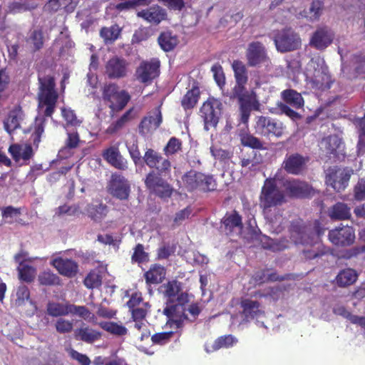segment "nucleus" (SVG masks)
<instances>
[{
	"label": "nucleus",
	"mask_w": 365,
	"mask_h": 365,
	"mask_svg": "<svg viewBox=\"0 0 365 365\" xmlns=\"http://www.w3.org/2000/svg\"><path fill=\"white\" fill-rule=\"evenodd\" d=\"M37 98L38 108L46 116H51L56 108L58 94L55 88L54 78L49 76L38 75Z\"/></svg>",
	"instance_id": "f257e3e1"
},
{
	"label": "nucleus",
	"mask_w": 365,
	"mask_h": 365,
	"mask_svg": "<svg viewBox=\"0 0 365 365\" xmlns=\"http://www.w3.org/2000/svg\"><path fill=\"white\" fill-rule=\"evenodd\" d=\"M284 202V195L276 185L274 179H267L264 181L259 196V206L263 210L265 217L268 219L272 226H275L277 218L273 219L270 216L271 208L281 205Z\"/></svg>",
	"instance_id": "f03ea898"
},
{
	"label": "nucleus",
	"mask_w": 365,
	"mask_h": 365,
	"mask_svg": "<svg viewBox=\"0 0 365 365\" xmlns=\"http://www.w3.org/2000/svg\"><path fill=\"white\" fill-rule=\"evenodd\" d=\"M307 76L318 89H329L333 82L324 58L319 56L310 60L307 66Z\"/></svg>",
	"instance_id": "7ed1b4c3"
},
{
	"label": "nucleus",
	"mask_w": 365,
	"mask_h": 365,
	"mask_svg": "<svg viewBox=\"0 0 365 365\" xmlns=\"http://www.w3.org/2000/svg\"><path fill=\"white\" fill-rule=\"evenodd\" d=\"M188 302L187 294H181L176 298L175 302L167 303L163 313L168 318L167 324L171 328H180L183 325L184 322L193 320L190 319L185 313Z\"/></svg>",
	"instance_id": "20e7f679"
},
{
	"label": "nucleus",
	"mask_w": 365,
	"mask_h": 365,
	"mask_svg": "<svg viewBox=\"0 0 365 365\" xmlns=\"http://www.w3.org/2000/svg\"><path fill=\"white\" fill-rule=\"evenodd\" d=\"M182 181L188 191L198 189L206 192L213 190L216 187L215 181L212 176L195 170L185 173L182 178Z\"/></svg>",
	"instance_id": "39448f33"
},
{
	"label": "nucleus",
	"mask_w": 365,
	"mask_h": 365,
	"mask_svg": "<svg viewBox=\"0 0 365 365\" xmlns=\"http://www.w3.org/2000/svg\"><path fill=\"white\" fill-rule=\"evenodd\" d=\"M255 129L257 134L262 136L274 135L281 138L285 133L286 126L278 119L259 115L255 118Z\"/></svg>",
	"instance_id": "423d86ee"
},
{
	"label": "nucleus",
	"mask_w": 365,
	"mask_h": 365,
	"mask_svg": "<svg viewBox=\"0 0 365 365\" xmlns=\"http://www.w3.org/2000/svg\"><path fill=\"white\" fill-rule=\"evenodd\" d=\"M103 98L108 103L112 112L122 110L130 100L128 93L123 90H119L115 83H109L103 88Z\"/></svg>",
	"instance_id": "0eeeda50"
},
{
	"label": "nucleus",
	"mask_w": 365,
	"mask_h": 365,
	"mask_svg": "<svg viewBox=\"0 0 365 365\" xmlns=\"http://www.w3.org/2000/svg\"><path fill=\"white\" fill-rule=\"evenodd\" d=\"M222 104L218 99L210 98L200 108L201 116L204 120V128L208 130L217 126L222 113Z\"/></svg>",
	"instance_id": "6e6552de"
},
{
	"label": "nucleus",
	"mask_w": 365,
	"mask_h": 365,
	"mask_svg": "<svg viewBox=\"0 0 365 365\" xmlns=\"http://www.w3.org/2000/svg\"><path fill=\"white\" fill-rule=\"evenodd\" d=\"M274 41L277 50L282 53L297 50L302 44L299 34L291 29L279 31L274 36Z\"/></svg>",
	"instance_id": "1a4fd4ad"
},
{
	"label": "nucleus",
	"mask_w": 365,
	"mask_h": 365,
	"mask_svg": "<svg viewBox=\"0 0 365 365\" xmlns=\"http://www.w3.org/2000/svg\"><path fill=\"white\" fill-rule=\"evenodd\" d=\"M290 238L295 244L312 245L324 233L318 227L314 231L310 228L302 227L298 224H292L290 227Z\"/></svg>",
	"instance_id": "9d476101"
},
{
	"label": "nucleus",
	"mask_w": 365,
	"mask_h": 365,
	"mask_svg": "<svg viewBox=\"0 0 365 365\" xmlns=\"http://www.w3.org/2000/svg\"><path fill=\"white\" fill-rule=\"evenodd\" d=\"M145 184L150 192L161 198L170 197L173 192L172 187L154 171L147 175Z\"/></svg>",
	"instance_id": "9b49d317"
},
{
	"label": "nucleus",
	"mask_w": 365,
	"mask_h": 365,
	"mask_svg": "<svg viewBox=\"0 0 365 365\" xmlns=\"http://www.w3.org/2000/svg\"><path fill=\"white\" fill-rule=\"evenodd\" d=\"M128 62L123 58L113 56L105 64V75L110 79L123 78L128 76Z\"/></svg>",
	"instance_id": "f8f14e48"
},
{
	"label": "nucleus",
	"mask_w": 365,
	"mask_h": 365,
	"mask_svg": "<svg viewBox=\"0 0 365 365\" xmlns=\"http://www.w3.org/2000/svg\"><path fill=\"white\" fill-rule=\"evenodd\" d=\"M329 241L336 246L346 247L354 242L355 232L352 227H336L329 232Z\"/></svg>",
	"instance_id": "ddd939ff"
},
{
	"label": "nucleus",
	"mask_w": 365,
	"mask_h": 365,
	"mask_svg": "<svg viewBox=\"0 0 365 365\" xmlns=\"http://www.w3.org/2000/svg\"><path fill=\"white\" fill-rule=\"evenodd\" d=\"M34 259V258L28 257L26 252H20L15 255L14 260L19 264L17 271L21 280L31 282L34 279L36 274V269L29 263Z\"/></svg>",
	"instance_id": "4468645a"
},
{
	"label": "nucleus",
	"mask_w": 365,
	"mask_h": 365,
	"mask_svg": "<svg viewBox=\"0 0 365 365\" xmlns=\"http://www.w3.org/2000/svg\"><path fill=\"white\" fill-rule=\"evenodd\" d=\"M143 160L148 167L155 168L158 170L157 174L159 175L170 170V162L163 158L153 149H148L146 150L143 156Z\"/></svg>",
	"instance_id": "2eb2a0df"
},
{
	"label": "nucleus",
	"mask_w": 365,
	"mask_h": 365,
	"mask_svg": "<svg viewBox=\"0 0 365 365\" xmlns=\"http://www.w3.org/2000/svg\"><path fill=\"white\" fill-rule=\"evenodd\" d=\"M350 177V172L347 170L330 169L326 178V182L336 191L340 192L346 187Z\"/></svg>",
	"instance_id": "dca6fc26"
},
{
	"label": "nucleus",
	"mask_w": 365,
	"mask_h": 365,
	"mask_svg": "<svg viewBox=\"0 0 365 365\" xmlns=\"http://www.w3.org/2000/svg\"><path fill=\"white\" fill-rule=\"evenodd\" d=\"M109 190L113 196L120 200H125L129 196L130 185L125 177L115 173L111 176Z\"/></svg>",
	"instance_id": "f3484780"
},
{
	"label": "nucleus",
	"mask_w": 365,
	"mask_h": 365,
	"mask_svg": "<svg viewBox=\"0 0 365 365\" xmlns=\"http://www.w3.org/2000/svg\"><path fill=\"white\" fill-rule=\"evenodd\" d=\"M159 67L160 61L157 59L142 62L136 71L137 78L142 83L152 81L158 76Z\"/></svg>",
	"instance_id": "a211bd4d"
},
{
	"label": "nucleus",
	"mask_w": 365,
	"mask_h": 365,
	"mask_svg": "<svg viewBox=\"0 0 365 365\" xmlns=\"http://www.w3.org/2000/svg\"><path fill=\"white\" fill-rule=\"evenodd\" d=\"M162 121L161 111L159 108H156L141 120L138 127L140 134L145 136L152 133L160 126Z\"/></svg>",
	"instance_id": "6ab92c4d"
},
{
	"label": "nucleus",
	"mask_w": 365,
	"mask_h": 365,
	"mask_svg": "<svg viewBox=\"0 0 365 365\" xmlns=\"http://www.w3.org/2000/svg\"><path fill=\"white\" fill-rule=\"evenodd\" d=\"M334 37V34L331 29L320 27L313 34L309 44L317 49L323 50L331 43Z\"/></svg>",
	"instance_id": "aec40b11"
},
{
	"label": "nucleus",
	"mask_w": 365,
	"mask_h": 365,
	"mask_svg": "<svg viewBox=\"0 0 365 365\" xmlns=\"http://www.w3.org/2000/svg\"><path fill=\"white\" fill-rule=\"evenodd\" d=\"M137 16L142 18L145 21L158 25L167 16L165 9L158 5H153L137 13Z\"/></svg>",
	"instance_id": "412c9836"
},
{
	"label": "nucleus",
	"mask_w": 365,
	"mask_h": 365,
	"mask_svg": "<svg viewBox=\"0 0 365 365\" xmlns=\"http://www.w3.org/2000/svg\"><path fill=\"white\" fill-rule=\"evenodd\" d=\"M247 63L250 66H256L267 61L264 47L259 42L251 43L247 50Z\"/></svg>",
	"instance_id": "4be33fe9"
},
{
	"label": "nucleus",
	"mask_w": 365,
	"mask_h": 365,
	"mask_svg": "<svg viewBox=\"0 0 365 365\" xmlns=\"http://www.w3.org/2000/svg\"><path fill=\"white\" fill-rule=\"evenodd\" d=\"M101 331L93 329L85 323H82L80 327L74 331L75 339L87 344H93L101 338Z\"/></svg>",
	"instance_id": "5701e85b"
},
{
	"label": "nucleus",
	"mask_w": 365,
	"mask_h": 365,
	"mask_svg": "<svg viewBox=\"0 0 365 365\" xmlns=\"http://www.w3.org/2000/svg\"><path fill=\"white\" fill-rule=\"evenodd\" d=\"M51 264L58 272L66 277H73L78 272L77 263L70 259L58 257L52 260Z\"/></svg>",
	"instance_id": "b1692460"
},
{
	"label": "nucleus",
	"mask_w": 365,
	"mask_h": 365,
	"mask_svg": "<svg viewBox=\"0 0 365 365\" xmlns=\"http://www.w3.org/2000/svg\"><path fill=\"white\" fill-rule=\"evenodd\" d=\"M306 159L299 154H292L287 156L283 162V168L291 174L300 173L306 163Z\"/></svg>",
	"instance_id": "393cba45"
},
{
	"label": "nucleus",
	"mask_w": 365,
	"mask_h": 365,
	"mask_svg": "<svg viewBox=\"0 0 365 365\" xmlns=\"http://www.w3.org/2000/svg\"><path fill=\"white\" fill-rule=\"evenodd\" d=\"M242 314L247 321L257 319H258L264 314V312L259 307L258 302L245 299L241 302Z\"/></svg>",
	"instance_id": "a878e982"
},
{
	"label": "nucleus",
	"mask_w": 365,
	"mask_h": 365,
	"mask_svg": "<svg viewBox=\"0 0 365 365\" xmlns=\"http://www.w3.org/2000/svg\"><path fill=\"white\" fill-rule=\"evenodd\" d=\"M103 156L106 161L115 168L125 170L128 168L127 160L120 155L118 149L115 147H110L106 149Z\"/></svg>",
	"instance_id": "bb28decb"
},
{
	"label": "nucleus",
	"mask_w": 365,
	"mask_h": 365,
	"mask_svg": "<svg viewBox=\"0 0 365 365\" xmlns=\"http://www.w3.org/2000/svg\"><path fill=\"white\" fill-rule=\"evenodd\" d=\"M222 222L227 233L235 232L237 235L241 233L242 217L236 211L227 213L222 220Z\"/></svg>",
	"instance_id": "cd10ccee"
},
{
	"label": "nucleus",
	"mask_w": 365,
	"mask_h": 365,
	"mask_svg": "<svg viewBox=\"0 0 365 365\" xmlns=\"http://www.w3.org/2000/svg\"><path fill=\"white\" fill-rule=\"evenodd\" d=\"M287 190L292 196L299 197L310 196L313 192V189L309 184L297 180L289 181Z\"/></svg>",
	"instance_id": "c85d7f7f"
},
{
	"label": "nucleus",
	"mask_w": 365,
	"mask_h": 365,
	"mask_svg": "<svg viewBox=\"0 0 365 365\" xmlns=\"http://www.w3.org/2000/svg\"><path fill=\"white\" fill-rule=\"evenodd\" d=\"M23 118L24 113L21 109L16 108L12 110L4 121V129L11 135L13 131L20 128Z\"/></svg>",
	"instance_id": "c756f323"
},
{
	"label": "nucleus",
	"mask_w": 365,
	"mask_h": 365,
	"mask_svg": "<svg viewBox=\"0 0 365 365\" xmlns=\"http://www.w3.org/2000/svg\"><path fill=\"white\" fill-rule=\"evenodd\" d=\"M9 152L16 161L20 159L29 160L33 156L34 152L29 144H14L9 148Z\"/></svg>",
	"instance_id": "7c9ffc66"
},
{
	"label": "nucleus",
	"mask_w": 365,
	"mask_h": 365,
	"mask_svg": "<svg viewBox=\"0 0 365 365\" xmlns=\"http://www.w3.org/2000/svg\"><path fill=\"white\" fill-rule=\"evenodd\" d=\"M341 146V139L336 135H329L322 140L319 143V148L322 151L327 155L336 154L337 150H340Z\"/></svg>",
	"instance_id": "2f4dec72"
},
{
	"label": "nucleus",
	"mask_w": 365,
	"mask_h": 365,
	"mask_svg": "<svg viewBox=\"0 0 365 365\" xmlns=\"http://www.w3.org/2000/svg\"><path fill=\"white\" fill-rule=\"evenodd\" d=\"M71 303H59L49 302L47 304L46 311L48 315L53 317L67 316L70 314Z\"/></svg>",
	"instance_id": "473e14b6"
},
{
	"label": "nucleus",
	"mask_w": 365,
	"mask_h": 365,
	"mask_svg": "<svg viewBox=\"0 0 365 365\" xmlns=\"http://www.w3.org/2000/svg\"><path fill=\"white\" fill-rule=\"evenodd\" d=\"M232 68L235 73V77L238 86V89L241 91L247 81V74L245 65L240 61H234Z\"/></svg>",
	"instance_id": "72a5a7b5"
},
{
	"label": "nucleus",
	"mask_w": 365,
	"mask_h": 365,
	"mask_svg": "<svg viewBox=\"0 0 365 365\" xmlns=\"http://www.w3.org/2000/svg\"><path fill=\"white\" fill-rule=\"evenodd\" d=\"M329 216L333 220H348L351 217L350 208L343 202H338L331 207Z\"/></svg>",
	"instance_id": "f704fd0d"
},
{
	"label": "nucleus",
	"mask_w": 365,
	"mask_h": 365,
	"mask_svg": "<svg viewBox=\"0 0 365 365\" xmlns=\"http://www.w3.org/2000/svg\"><path fill=\"white\" fill-rule=\"evenodd\" d=\"M165 277V269L163 267L158 264L153 265L150 269L145 273V278L147 283H160Z\"/></svg>",
	"instance_id": "c9c22d12"
},
{
	"label": "nucleus",
	"mask_w": 365,
	"mask_h": 365,
	"mask_svg": "<svg viewBox=\"0 0 365 365\" xmlns=\"http://www.w3.org/2000/svg\"><path fill=\"white\" fill-rule=\"evenodd\" d=\"M283 100L294 108H300L304 106V99L301 94L292 89L284 90L282 92Z\"/></svg>",
	"instance_id": "e433bc0d"
},
{
	"label": "nucleus",
	"mask_w": 365,
	"mask_h": 365,
	"mask_svg": "<svg viewBox=\"0 0 365 365\" xmlns=\"http://www.w3.org/2000/svg\"><path fill=\"white\" fill-rule=\"evenodd\" d=\"M121 33V29L117 24H113L109 27H103L100 30V36L107 44L112 43L116 41Z\"/></svg>",
	"instance_id": "4c0bfd02"
},
{
	"label": "nucleus",
	"mask_w": 365,
	"mask_h": 365,
	"mask_svg": "<svg viewBox=\"0 0 365 365\" xmlns=\"http://www.w3.org/2000/svg\"><path fill=\"white\" fill-rule=\"evenodd\" d=\"M76 6L73 0H49L46 4V10L49 11H57L60 9H65L67 12H72Z\"/></svg>",
	"instance_id": "58836bf2"
},
{
	"label": "nucleus",
	"mask_w": 365,
	"mask_h": 365,
	"mask_svg": "<svg viewBox=\"0 0 365 365\" xmlns=\"http://www.w3.org/2000/svg\"><path fill=\"white\" fill-rule=\"evenodd\" d=\"M357 279V274L352 269H345L341 270L336 276V284L339 287H347L354 284Z\"/></svg>",
	"instance_id": "ea45409f"
},
{
	"label": "nucleus",
	"mask_w": 365,
	"mask_h": 365,
	"mask_svg": "<svg viewBox=\"0 0 365 365\" xmlns=\"http://www.w3.org/2000/svg\"><path fill=\"white\" fill-rule=\"evenodd\" d=\"M158 43L165 51L173 50L178 43V39L175 35L170 32H163L158 37Z\"/></svg>",
	"instance_id": "a19ab883"
},
{
	"label": "nucleus",
	"mask_w": 365,
	"mask_h": 365,
	"mask_svg": "<svg viewBox=\"0 0 365 365\" xmlns=\"http://www.w3.org/2000/svg\"><path fill=\"white\" fill-rule=\"evenodd\" d=\"M239 136L240 143L243 146L250 147L253 149H264L263 143L258 138L247 131H241Z\"/></svg>",
	"instance_id": "79ce46f5"
},
{
	"label": "nucleus",
	"mask_w": 365,
	"mask_h": 365,
	"mask_svg": "<svg viewBox=\"0 0 365 365\" xmlns=\"http://www.w3.org/2000/svg\"><path fill=\"white\" fill-rule=\"evenodd\" d=\"M70 310V314L77 315L79 317L83 318L84 320L92 322L93 324H97L96 316L92 314L86 307L77 306L71 304Z\"/></svg>",
	"instance_id": "37998d69"
},
{
	"label": "nucleus",
	"mask_w": 365,
	"mask_h": 365,
	"mask_svg": "<svg viewBox=\"0 0 365 365\" xmlns=\"http://www.w3.org/2000/svg\"><path fill=\"white\" fill-rule=\"evenodd\" d=\"M165 289V294L168 298L167 303L175 302L180 294H185L181 291L180 283L177 281L169 282Z\"/></svg>",
	"instance_id": "c03bdc74"
},
{
	"label": "nucleus",
	"mask_w": 365,
	"mask_h": 365,
	"mask_svg": "<svg viewBox=\"0 0 365 365\" xmlns=\"http://www.w3.org/2000/svg\"><path fill=\"white\" fill-rule=\"evenodd\" d=\"M98 325L105 331L118 336H124L128 332L126 327L113 322H102Z\"/></svg>",
	"instance_id": "a18cd8bd"
},
{
	"label": "nucleus",
	"mask_w": 365,
	"mask_h": 365,
	"mask_svg": "<svg viewBox=\"0 0 365 365\" xmlns=\"http://www.w3.org/2000/svg\"><path fill=\"white\" fill-rule=\"evenodd\" d=\"M73 43L72 41L66 34L62 32L56 39L53 44L54 48L59 50L60 56H64L68 51V50L73 47Z\"/></svg>",
	"instance_id": "49530a36"
},
{
	"label": "nucleus",
	"mask_w": 365,
	"mask_h": 365,
	"mask_svg": "<svg viewBox=\"0 0 365 365\" xmlns=\"http://www.w3.org/2000/svg\"><path fill=\"white\" fill-rule=\"evenodd\" d=\"M87 213L88 216L95 221L101 220L104 217L108 212V208L106 205H88L87 207Z\"/></svg>",
	"instance_id": "de8ad7c7"
},
{
	"label": "nucleus",
	"mask_w": 365,
	"mask_h": 365,
	"mask_svg": "<svg viewBox=\"0 0 365 365\" xmlns=\"http://www.w3.org/2000/svg\"><path fill=\"white\" fill-rule=\"evenodd\" d=\"M16 298L15 299V305L21 307L26 303H29L34 308L36 307L33 304L32 301L30 299V292L28 287L25 285H21L17 288L16 293Z\"/></svg>",
	"instance_id": "09e8293b"
},
{
	"label": "nucleus",
	"mask_w": 365,
	"mask_h": 365,
	"mask_svg": "<svg viewBox=\"0 0 365 365\" xmlns=\"http://www.w3.org/2000/svg\"><path fill=\"white\" fill-rule=\"evenodd\" d=\"M133 109L126 111L118 120L111 123L107 128V133L113 134L123 128L132 118Z\"/></svg>",
	"instance_id": "8fccbe9b"
},
{
	"label": "nucleus",
	"mask_w": 365,
	"mask_h": 365,
	"mask_svg": "<svg viewBox=\"0 0 365 365\" xmlns=\"http://www.w3.org/2000/svg\"><path fill=\"white\" fill-rule=\"evenodd\" d=\"M259 163V155L254 150L243 154L240 158L241 166L250 170L257 165Z\"/></svg>",
	"instance_id": "3c124183"
},
{
	"label": "nucleus",
	"mask_w": 365,
	"mask_h": 365,
	"mask_svg": "<svg viewBox=\"0 0 365 365\" xmlns=\"http://www.w3.org/2000/svg\"><path fill=\"white\" fill-rule=\"evenodd\" d=\"M26 41L34 51L41 49L43 45V36L42 31L40 30H34L31 31Z\"/></svg>",
	"instance_id": "603ef678"
},
{
	"label": "nucleus",
	"mask_w": 365,
	"mask_h": 365,
	"mask_svg": "<svg viewBox=\"0 0 365 365\" xmlns=\"http://www.w3.org/2000/svg\"><path fill=\"white\" fill-rule=\"evenodd\" d=\"M239 102L249 108L255 110H260V103L255 92L252 91L249 95L239 98Z\"/></svg>",
	"instance_id": "864d4df0"
},
{
	"label": "nucleus",
	"mask_w": 365,
	"mask_h": 365,
	"mask_svg": "<svg viewBox=\"0 0 365 365\" xmlns=\"http://www.w3.org/2000/svg\"><path fill=\"white\" fill-rule=\"evenodd\" d=\"M199 98V91L192 89L188 91L182 99L181 104L185 109L193 108L197 103Z\"/></svg>",
	"instance_id": "5fc2aeb1"
},
{
	"label": "nucleus",
	"mask_w": 365,
	"mask_h": 365,
	"mask_svg": "<svg viewBox=\"0 0 365 365\" xmlns=\"http://www.w3.org/2000/svg\"><path fill=\"white\" fill-rule=\"evenodd\" d=\"M38 281L43 285H56L60 282L59 277L50 271H45L38 275Z\"/></svg>",
	"instance_id": "6e6d98bb"
},
{
	"label": "nucleus",
	"mask_w": 365,
	"mask_h": 365,
	"mask_svg": "<svg viewBox=\"0 0 365 365\" xmlns=\"http://www.w3.org/2000/svg\"><path fill=\"white\" fill-rule=\"evenodd\" d=\"M237 340L232 335L220 336L214 342L213 350H217L220 348H228L235 344Z\"/></svg>",
	"instance_id": "4d7b16f0"
},
{
	"label": "nucleus",
	"mask_w": 365,
	"mask_h": 365,
	"mask_svg": "<svg viewBox=\"0 0 365 365\" xmlns=\"http://www.w3.org/2000/svg\"><path fill=\"white\" fill-rule=\"evenodd\" d=\"M44 132V120L42 118L38 119L36 118L35 123L34 130L31 135V139L33 140V143L35 146L38 147L40 141L41 137Z\"/></svg>",
	"instance_id": "13d9d810"
},
{
	"label": "nucleus",
	"mask_w": 365,
	"mask_h": 365,
	"mask_svg": "<svg viewBox=\"0 0 365 365\" xmlns=\"http://www.w3.org/2000/svg\"><path fill=\"white\" fill-rule=\"evenodd\" d=\"M79 143V136L76 133H71L68 134V138L66 140V147L59 150L61 157L64 158L65 154L68 149L75 148L78 146Z\"/></svg>",
	"instance_id": "bf43d9fd"
},
{
	"label": "nucleus",
	"mask_w": 365,
	"mask_h": 365,
	"mask_svg": "<svg viewBox=\"0 0 365 365\" xmlns=\"http://www.w3.org/2000/svg\"><path fill=\"white\" fill-rule=\"evenodd\" d=\"M101 283V277L96 272H90L84 279V284L88 289L99 287Z\"/></svg>",
	"instance_id": "052dcab7"
},
{
	"label": "nucleus",
	"mask_w": 365,
	"mask_h": 365,
	"mask_svg": "<svg viewBox=\"0 0 365 365\" xmlns=\"http://www.w3.org/2000/svg\"><path fill=\"white\" fill-rule=\"evenodd\" d=\"M322 7L323 3L320 0H313L307 16L312 21L318 19L322 14Z\"/></svg>",
	"instance_id": "680f3d73"
},
{
	"label": "nucleus",
	"mask_w": 365,
	"mask_h": 365,
	"mask_svg": "<svg viewBox=\"0 0 365 365\" xmlns=\"http://www.w3.org/2000/svg\"><path fill=\"white\" fill-rule=\"evenodd\" d=\"M153 0H132V1H126L120 4H118L115 6V9L120 11L124 10H128L130 9L134 8L137 6L140 5H147L152 2Z\"/></svg>",
	"instance_id": "e2e57ef3"
},
{
	"label": "nucleus",
	"mask_w": 365,
	"mask_h": 365,
	"mask_svg": "<svg viewBox=\"0 0 365 365\" xmlns=\"http://www.w3.org/2000/svg\"><path fill=\"white\" fill-rule=\"evenodd\" d=\"M55 327L58 332L64 334L71 332L73 329V322L69 320L60 318L56 321Z\"/></svg>",
	"instance_id": "0e129e2a"
},
{
	"label": "nucleus",
	"mask_w": 365,
	"mask_h": 365,
	"mask_svg": "<svg viewBox=\"0 0 365 365\" xmlns=\"http://www.w3.org/2000/svg\"><path fill=\"white\" fill-rule=\"evenodd\" d=\"M61 113L63 118L68 123L72 125H77L80 124V121L77 119L76 113L71 108H62Z\"/></svg>",
	"instance_id": "69168bd1"
},
{
	"label": "nucleus",
	"mask_w": 365,
	"mask_h": 365,
	"mask_svg": "<svg viewBox=\"0 0 365 365\" xmlns=\"http://www.w3.org/2000/svg\"><path fill=\"white\" fill-rule=\"evenodd\" d=\"M181 143L180 140L175 138H171L167 145L164 148L166 155H173L180 149Z\"/></svg>",
	"instance_id": "338daca9"
},
{
	"label": "nucleus",
	"mask_w": 365,
	"mask_h": 365,
	"mask_svg": "<svg viewBox=\"0 0 365 365\" xmlns=\"http://www.w3.org/2000/svg\"><path fill=\"white\" fill-rule=\"evenodd\" d=\"M360 132L358 142V151L363 153L365 150V114L359 123Z\"/></svg>",
	"instance_id": "774afa93"
}]
</instances>
